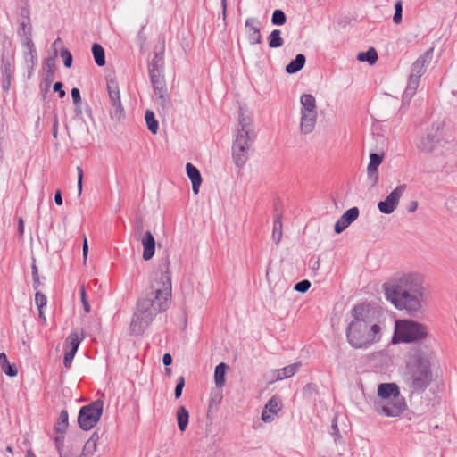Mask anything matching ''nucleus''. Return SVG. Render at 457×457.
Wrapping results in <instances>:
<instances>
[{
  "label": "nucleus",
  "mask_w": 457,
  "mask_h": 457,
  "mask_svg": "<svg viewBox=\"0 0 457 457\" xmlns=\"http://www.w3.org/2000/svg\"><path fill=\"white\" fill-rule=\"evenodd\" d=\"M170 297L171 278L167 269L154 274L145 289V295L138 299L130 323L131 333L143 334L154 317L169 308Z\"/></svg>",
  "instance_id": "1"
},
{
  "label": "nucleus",
  "mask_w": 457,
  "mask_h": 457,
  "mask_svg": "<svg viewBox=\"0 0 457 457\" xmlns=\"http://www.w3.org/2000/svg\"><path fill=\"white\" fill-rule=\"evenodd\" d=\"M386 299L395 309L415 316L421 312L426 300L423 278L415 272L403 273L383 285Z\"/></svg>",
  "instance_id": "2"
},
{
  "label": "nucleus",
  "mask_w": 457,
  "mask_h": 457,
  "mask_svg": "<svg viewBox=\"0 0 457 457\" xmlns=\"http://www.w3.org/2000/svg\"><path fill=\"white\" fill-rule=\"evenodd\" d=\"M351 313L353 319L346 328V338L352 347L366 349L380 340L382 327L369 305L356 304Z\"/></svg>",
  "instance_id": "3"
},
{
  "label": "nucleus",
  "mask_w": 457,
  "mask_h": 457,
  "mask_svg": "<svg viewBox=\"0 0 457 457\" xmlns=\"http://www.w3.org/2000/svg\"><path fill=\"white\" fill-rule=\"evenodd\" d=\"M404 383L411 394H421L433 381V372L429 357L418 353L412 355L406 365Z\"/></svg>",
  "instance_id": "4"
},
{
  "label": "nucleus",
  "mask_w": 457,
  "mask_h": 457,
  "mask_svg": "<svg viewBox=\"0 0 457 457\" xmlns=\"http://www.w3.org/2000/svg\"><path fill=\"white\" fill-rule=\"evenodd\" d=\"M428 334V328L424 324L412 320H399L395 321L392 342L394 344L421 342Z\"/></svg>",
  "instance_id": "5"
},
{
  "label": "nucleus",
  "mask_w": 457,
  "mask_h": 457,
  "mask_svg": "<svg viewBox=\"0 0 457 457\" xmlns=\"http://www.w3.org/2000/svg\"><path fill=\"white\" fill-rule=\"evenodd\" d=\"M104 410V403L96 400L80 408L78 415L79 427L85 431L92 429L99 421Z\"/></svg>",
  "instance_id": "6"
},
{
  "label": "nucleus",
  "mask_w": 457,
  "mask_h": 457,
  "mask_svg": "<svg viewBox=\"0 0 457 457\" xmlns=\"http://www.w3.org/2000/svg\"><path fill=\"white\" fill-rule=\"evenodd\" d=\"M301 130L304 134L311 133L317 120V104L315 97L311 94L301 96Z\"/></svg>",
  "instance_id": "7"
},
{
  "label": "nucleus",
  "mask_w": 457,
  "mask_h": 457,
  "mask_svg": "<svg viewBox=\"0 0 457 457\" xmlns=\"http://www.w3.org/2000/svg\"><path fill=\"white\" fill-rule=\"evenodd\" d=\"M106 87L111 104L110 116L112 120H120L125 115V110L121 104L118 82L113 79H107Z\"/></svg>",
  "instance_id": "8"
},
{
  "label": "nucleus",
  "mask_w": 457,
  "mask_h": 457,
  "mask_svg": "<svg viewBox=\"0 0 457 457\" xmlns=\"http://www.w3.org/2000/svg\"><path fill=\"white\" fill-rule=\"evenodd\" d=\"M0 71L2 74V89L4 93H8L12 80L14 78L15 71V57L12 50H4L1 54Z\"/></svg>",
  "instance_id": "9"
},
{
  "label": "nucleus",
  "mask_w": 457,
  "mask_h": 457,
  "mask_svg": "<svg viewBox=\"0 0 457 457\" xmlns=\"http://www.w3.org/2000/svg\"><path fill=\"white\" fill-rule=\"evenodd\" d=\"M17 34L21 37V45H29L33 42L30 11L28 6L20 9Z\"/></svg>",
  "instance_id": "10"
},
{
  "label": "nucleus",
  "mask_w": 457,
  "mask_h": 457,
  "mask_svg": "<svg viewBox=\"0 0 457 457\" xmlns=\"http://www.w3.org/2000/svg\"><path fill=\"white\" fill-rule=\"evenodd\" d=\"M406 189V185L397 186L384 201L378 204V208L384 214L392 213L398 206L399 200Z\"/></svg>",
  "instance_id": "11"
},
{
  "label": "nucleus",
  "mask_w": 457,
  "mask_h": 457,
  "mask_svg": "<svg viewBox=\"0 0 457 457\" xmlns=\"http://www.w3.org/2000/svg\"><path fill=\"white\" fill-rule=\"evenodd\" d=\"M378 411L382 412L387 417H396L402 414L406 409L405 399L402 397L386 400L381 406H376Z\"/></svg>",
  "instance_id": "12"
},
{
  "label": "nucleus",
  "mask_w": 457,
  "mask_h": 457,
  "mask_svg": "<svg viewBox=\"0 0 457 457\" xmlns=\"http://www.w3.org/2000/svg\"><path fill=\"white\" fill-rule=\"evenodd\" d=\"M433 48H430L422 55H420L411 65L410 76L420 79L425 73L426 67L429 63L432 57Z\"/></svg>",
  "instance_id": "13"
},
{
  "label": "nucleus",
  "mask_w": 457,
  "mask_h": 457,
  "mask_svg": "<svg viewBox=\"0 0 457 457\" xmlns=\"http://www.w3.org/2000/svg\"><path fill=\"white\" fill-rule=\"evenodd\" d=\"M245 29L247 38L251 45L261 44L262 42L260 22L255 18H248L245 21Z\"/></svg>",
  "instance_id": "14"
},
{
  "label": "nucleus",
  "mask_w": 457,
  "mask_h": 457,
  "mask_svg": "<svg viewBox=\"0 0 457 457\" xmlns=\"http://www.w3.org/2000/svg\"><path fill=\"white\" fill-rule=\"evenodd\" d=\"M141 243L143 245V259L145 261L151 260L155 252V239L150 230L143 234Z\"/></svg>",
  "instance_id": "15"
},
{
  "label": "nucleus",
  "mask_w": 457,
  "mask_h": 457,
  "mask_svg": "<svg viewBox=\"0 0 457 457\" xmlns=\"http://www.w3.org/2000/svg\"><path fill=\"white\" fill-rule=\"evenodd\" d=\"M378 395L383 400H390L391 398L402 397L400 395L399 387L395 383H382L378 386Z\"/></svg>",
  "instance_id": "16"
},
{
  "label": "nucleus",
  "mask_w": 457,
  "mask_h": 457,
  "mask_svg": "<svg viewBox=\"0 0 457 457\" xmlns=\"http://www.w3.org/2000/svg\"><path fill=\"white\" fill-rule=\"evenodd\" d=\"M280 402L277 396H272L266 405L262 413V420L264 422H270L273 420V415L277 414L280 410Z\"/></svg>",
  "instance_id": "17"
},
{
  "label": "nucleus",
  "mask_w": 457,
  "mask_h": 457,
  "mask_svg": "<svg viewBox=\"0 0 457 457\" xmlns=\"http://www.w3.org/2000/svg\"><path fill=\"white\" fill-rule=\"evenodd\" d=\"M382 161L383 154L377 153H371L370 154V162L367 167V174L369 178L373 179L374 184L377 183L378 179V168L381 164Z\"/></svg>",
  "instance_id": "18"
},
{
  "label": "nucleus",
  "mask_w": 457,
  "mask_h": 457,
  "mask_svg": "<svg viewBox=\"0 0 457 457\" xmlns=\"http://www.w3.org/2000/svg\"><path fill=\"white\" fill-rule=\"evenodd\" d=\"M275 220L273 223L272 239L278 245L282 238V217L283 213L279 208V203L275 204Z\"/></svg>",
  "instance_id": "19"
},
{
  "label": "nucleus",
  "mask_w": 457,
  "mask_h": 457,
  "mask_svg": "<svg viewBox=\"0 0 457 457\" xmlns=\"http://www.w3.org/2000/svg\"><path fill=\"white\" fill-rule=\"evenodd\" d=\"M255 139V134L253 131H245V129H238L236 139L232 145L235 146H245V148H250Z\"/></svg>",
  "instance_id": "20"
},
{
  "label": "nucleus",
  "mask_w": 457,
  "mask_h": 457,
  "mask_svg": "<svg viewBox=\"0 0 457 457\" xmlns=\"http://www.w3.org/2000/svg\"><path fill=\"white\" fill-rule=\"evenodd\" d=\"M187 175L192 182V190L194 194L199 193V187L202 183V177L199 170L192 163H187L186 165Z\"/></svg>",
  "instance_id": "21"
},
{
  "label": "nucleus",
  "mask_w": 457,
  "mask_h": 457,
  "mask_svg": "<svg viewBox=\"0 0 457 457\" xmlns=\"http://www.w3.org/2000/svg\"><path fill=\"white\" fill-rule=\"evenodd\" d=\"M22 46L27 49L24 52V61L28 68L29 75H30L37 62V51L33 42H31L29 45H22Z\"/></svg>",
  "instance_id": "22"
},
{
  "label": "nucleus",
  "mask_w": 457,
  "mask_h": 457,
  "mask_svg": "<svg viewBox=\"0 0 457 457\" xmlns=\"http://www.w3.org/2000/svg\"><path fill=\"white\" fill-rule=\"evenodd\" d=\"M248 148L232 145V158L237 167L242 168L249 158Z\"/></svg>",
  "instance_id": "23"
},
{
  "label": "nucleus",
  "mask_w": 457,
  "mask_h": 457,
  "mask_svg": "<svg viewBox=\"0 0 457 457\" xmlns=\"http://www.w3.org/2000/svg\"><path fill=\"white\" fill-rule=\"evenodd\" d=\"M301 365H302L301 362H295V363L286 366L282 369L276 370L275 376H274L275 379L282 380V379L288 378L294 376Z\"/></svg>",
  "instance_id": "24"
},
{
  "label": "nucleus",
  "mask_w": 457,
  "mask_h": 457,
  "mask_svg": "<svg viewBox=\"0 0 457 457\" xmlns=\"http://www.w3.org/2000/svg\"><path fill=\"white\" fill-rule=\"evenodd\" d=\"M438 139L432 133H428L426 137H422L418 144V148L420 151L424 153H430L435 148V145Z\"/></svg>",
  "instance_id": "25"
},
{
  "label": "nucleus",
  "mask_w": 457,
  "mask_h": 457,
  "mask_svg": "<svg viewBox=\"0 0 457 457\" xmlns=\"http://www.w3.org/2000/svg\"><path fill=\"white\" fill-rule=\"evenodd\" d=\"M420 79L409 76L407 87L403 94V102L409 103L419 87Z\"/></svg>",
  "instance_id": "26"
},
{
  "label": "nucleus",
  "mask_w": 457,
  "mask_h": 457,
  "mask_svg": "<svg viewBox=\"0 0 457 457\" xmlns=\"http://www.w3.org/2000/svg\"><path fill=\"white\" fill-rule=\"evenodd\" d=\"M83 338V334L79 337L77 332H71L65 340V350L76 353Z\"/></svg>",
  "instance_id": "27"
},
{
  "label": "nucleus",
  "mask_w": 457,
  "mask_h": 457,
  "mask_svg": "<svg viewBox=\"0 0 457 457\" xmlns=\"http://www.w3.org/2000/svg\"><path fill=\"white\" fill-rule=\"evenodd\" d=\"M305 62L306 58L304 54H298L295 58L286 66V71L288 74H295L303 68Z\"/></svg>",
  "instance_id": "28"
},
{
  "label": "nucleus",
  "mask_w": 457,
  "mask_h": 457,
  "mask_svg": "<svg viewBox=\"0 0 457 457\" xmlns=\"http://www.w3.org/2000/svg\"><path fill=\"white\" fill-rule=\"evenodd\" d=\"M176 416L179 429L181 432H184L188 425L189 412L185 406H179L177 410Z\"/></svg>",
  "instance_id": "29"
},
{
  "label": "nucleus",
  "mask_w": 457,
  "mask_h": 457,
  "mask_svg": "<svg viewBox=\"0 0 457 457\" xmlns=\"http://www.w3.org/2000/svg\"><path fill=\"white\" fill-rule=\"evenodd\" d=\"M151 79V83L153 85V88L155 95L166 93V87L163 77L161 72H157L156 74H149Z\"/></svg>",
  "instance_id": "30"
},
{
  "label": "nucleus",
  "mask_w": 457,
  "mask_h": 457,
  "mask_svg": "<svg viewBox=\"0 0 457 457\" xmlns=\"http://www.w3.org/2000/svg\"><path fill=\"white\" fill-rule=\"evenodd\" d=\"M69 426V414L66 410L60 412L59 418L54 425V430L57 434H65Z\"/></svg>",
  "instance_id": "31"
},
{
  "label": "nucleus",
  "mask_w": 457,
  "mask_h": 457,
  "mask_svg": "<svg viewBox=\"0 0 457 457\" xmlns=\"http://www.w3.org/2000/svg\"><path fill=\"white\" fill-rule=\"evenodd\" d=\"M162 65L163 53H155L154 58L151 60L148 65L149 74H156L157 72L162 73Z\"/></svg>",
  "instance_id": "32"
},
{
  "label": "nucleus",
  "mask_w": 457,
  "mask_h": 457,
  "mask_svg": "<svg viewBox=\"0 0 457 457\" xmlns=\"http://www.w3.org/2000/svg\"><path fill=\"white\" fill-rule=\"evenodd\" d=\"M55 57H56V54H54L53 57H49L46 60V66H47L46 78V88L43 92V98H45L46 94L47 93V91L49 89L50 84L54 80V66Z\"/></svg>",
  "instance_id": "33"
},
{
  "label": "nucleus",
  "mask_w": 457,
  "mask_h": 457,
  "mask_svg": "<svg viewBox=\"0 0 457 457\" xmlns=\"http://www.w3.org/2000/svg\"><path fill=\"white\" fill-rule=\"evenodd\" d=\"M378 59V53L374 47L369 48L366 52H360L357 54V60L360 62H367L369 64L373 65Z\"/></svg>",
  "instance_id": "34"
},
{
  "label": "nucleus",
  "mask_w": 457,
  "mask_h": 457,
  "mask_svg": "<svg viewBox=\"0 0 457 457\" xmlns=\"http://www.w3.org/2000/svg\"><path fill=\"white\" fill-rule=\"evenodd\" d=\"M0 365L2 370L9 377H15L18 373V370L14 364H11L7 359V356L4 353H0Z\"/></svg>",
  "instance_id": "35"
},
{
  "label": "nucleus",
  "mask_w": 457,
  "mask_h": 457,
  "mask_svg": "<svg viewBox=\"0 0 457 457\" xmlns=\"http://www.w3.org/2000/svg\"><path fill=\"white\" fill-rule=\"evenodd\" d=\"M228 366L224 362H220L215 367L214 380L217 387H222L225 385V374Z\"/></svg>",
  "instance_id": "36"
},
{
  "label": "nucleus",
  "mask_w": 457,
  "mask_h": 457,
  "mask_svg": "<svg viewBox=\"0 0 457 457\" xmlns=\"http://www.w3.org/2000/svg\"><path fill=\"white\" fill-rule=\"evenodd\" d=\"M92 54L98 66L102 67L105 64V53L101 45L94 43L92 46Z\"/></svg>",
  "instance_id": "37"
},
{
  "label": "nucleus",
  "mask_w": 457,
  "mask_h": 457,
  "mask_svg": "<svg viewBox=\"0 0 457 457\" xmlns=\"http://www.w3.org/2000/svg\"><path fill=\"white\" fill-rule=\"evenodd\" d=\"M155 103L162 108V112L167 114L171 107V101L166 93L155 95Z\"/></svg>",
  "instance_id": "38"
},
{
  "label": "nucleus",
  "mask_w": 457,
  "mask_h": 457,
  "mask_svg": "<svg viewBox=\"0 0 457 457\" xmlns=\"http://www.w3.org/2000/svg\"><path fill=\"white\" fill-rule=\"evenodd\" d=\"M268 43L270 48L281 47L284 44V40L281 37V31L279 29H274L268 37Z\"/></svg>",
  "instance_id": "39"
},
{
  "label": "nucleus",
  "mask_w": 457,
  "mask_h": 457,
  "mask_svg": "<svg viewBox=\"0 0 457 457\" xmlns=\"http://www.w3.org/2000/svg\"><path fill=\"white\" fill-rule=\"evenodd\" d=\"M147 129L153 133L156 134L159 128L158 120L154 117V113L151 110H146L145 114Z\"/></svg>",
  "instance_id": "40"
},
{
  "label": "nucleus",
  "mask_w": 457,
  "mask_h": 457,
  "mask_svg": "<svg viewBox=\"0 0 457 457\" xmlns=\"http://www.w3.org/2000/svg\"><path fill=\"white\" fill-rule=\"evenodd\" d=\"M238 124L240 126L238 129H245V131H253L252 128V119L243 114L242 108L239 110Z\"/></svg>",
  "instance_id": "41"
},
{
  "label": "nucleus",
  "mask_w": 457,
  "mask_h": 457,
  "mask_svg": "<svg viewBox=\"0 0 457 457\" xmlns=\"http://www.w3.org/2000/svg\"><path fill=\"white\" fill-rule=\"evenodd\" d=\"M287 21V16L282 10L277 9L273 12L271 22L273 25L281 26Z\"/></svg>",
  "instance_id": "42"
},
{
  "label": "nucleus",
  "mask_w": 457,
  "mask_h": 457,
  "mask_svg": "<svg viewBox=\"0 0 457 457\" xmlns=\"http://www.w3.org/2000/svg\"><path fill=\"white\" fill-rule=\"evenodd\" d=\"M97 449V445L96 443L87 441L84 445L81 456L82 457H91Z\"/></svg>",
  "instance_id": "43"
},
{
  "label": "nucleus",
  "mask_w": 457,
  "mask_h": 457,
  "mask_svg": "<svg viewBox=\"0 0 457 457\" xmlns=\"http://www.w3.org/2000/svg\"><path fill=\"white\" fill-rule=\"evenodd\" d=\"M359 213V209L354 206L348 209L341 217L352 224L355 220H357Z\"/></svg>",
  "instance_id": "44"
},
{
  "label": "nucleus",
  "mask_w": 457,
  "mask_h": 457,
  "mask_svg": "<svg viewBox=\"0 0 457 457\" xmlns=\"http://www.w3.org/2000/svg\"><path fill=\"white\" fill-rule=\"evenodd\" d=\"M318 387L314 383H308L303 388V395L307 398H311L314 395H317Z\"/></svg>",
  "instance_id": "45"
},
{
  "label": "nucleus",
  "mask_w": 457,
  "mask_h": 457,
  "mask_svg": "<svg viewBox=\"0 0 457 457\" xmlns=\"http://www.w3.org/2000/svg\"><path fill=\"white\" fill-rule=\"evenodd\" d=\"M403 4L402 1L398 0L395 4V14L393 16V21L395 24H399L402 21Z\"/></svg>",
  "instance_id": "46"
},
{
  "label": "nucleus",
  "mask_w": 457,
  "mask_h": 457,
  "mask_svg": "<svg viewBox=\"0 0 457 457\" xmlns=\"http://www.w3.org/2000/svg\"><path fill=\"white\" fill-rule=\"evenodd\" d=\"M61 57L63 60L64 66L66 68H71L72 65L73 58H72L71 52L67 48H65V47L62 48Z\"/></svg>",
  "instance_id": "47"
},
{
  "label": "nucleus",
  "mask_w": 457,
  "mask_h": 457,
  "mask_svg": "<svg viewBox=\"0 0 457 457\" xmlns=\"http://www.w3.org/2000/svg\"><path fill=\"white\" fill-rule=\"evenodd\" d=\"M80 299H81V303H82L84 311L87 313H89L91 311V308H90V304H89V302L87 297V292H86V288H85L84 285H82L80 287Z\"/></svg>",
  "instance_id": "48"
},
{
  "label": "nucleus",
  "mask_w": 457,
  "mask_h": 457,
  "mask_svg": "<svg viewBox=\"0 0 457 457\" xmlns=\"http://www.w3.org/2000/svg\"><path fill=\"white\" fill-rule=\"evenodd\" d=\"M351 224L346 221L344 218L340 217L338 220L336 222L334 229L337 234L342 233L345 229H346Z\"/></svg>",
  "instance_id": "49"
},
{
  "label": "nucleus",
  "mask_w": 457,
  "mask_h": 457,
  "mask_svg": "<svg viewBox=\"0 0 457 457\" xmlns=\"http://www.w3.org/2000/svg\"><path fill=\"white\" fill-rule=\"evenodd\" d=\"M351 224L346 221L344 218L340 217L338 220L336 222L334 229L337 234L342 233L345 229H346Z\"/></svg>",
  "instance_id": "50"
},
{
  "label": "nucleus",
  "mask_w": 457,
  "mask_h": 457,
  "mask_svg": "<svg viewBox=\"0 0 457 457\" xmlns=\"http://www.w3.org/2000/svg\"><path fill=\"white\" fill-rule=\"evenodd\" d=\"M184 386L185 378L183 376H179L177 379L176 387L174 390V396L176 399H179L181 396Z\"/></svg>",
  "instance_id": "51"
},
{
  "label": "nucleus",
  "mask_w": 457,
  "mask_h": 457,
  "mask_svg": "<svg viewBox=\"0 0 457 457\" xmlns=\"http://www.w3.org/2000/svg\"><path fill=\"white\" fill-rule=\"evenodd\" d=\"M31 270H32V280H33V287L34 289H37L40 287V279H39V274H38V269L36 265L35 262L31 265Z\"/></svg>",
  "instance_id": "52"
},
{
  "label": "nucleus",
  "mask_w": 457,
  "mask_h": 457,
  "mask_svg": "<svg viewBox=\"0 0 457 457\" xmlns=\"http://www.w3.org/2000/svg\"><path fill=\"white\" fill-rule=\"evenodd\" d=\"M311 287V282L307 279H303L300 282H297L295 285V290L297 291V292H300V293H305L309 290V288Z\"/></svg>",
  "instance_id": "53"
},
{
  "label": "nucleus",
  "mask_w": 457,
  "mask_h": 457,
  "mask_svg": "<svg viewBox=\"0 0 457 457\" xmlns=\"http://www.w3.org/2000/svg\"><path fill=\"white\" fill-rule=\"evenodd\" d=\"M35 302L38 309H43L47 303L46 296L41 292H37L35 295Z\"/></svg>",
  "instance_id": "54"
},
{
  "label": "nucleus",
  "mask_w": 457,
  "mask_h": 457,
  "mask_svg": "<svg viewBox=\"0 0 457 457\" xmlns=\"http://www.w3.org/2000/svg\"><path fill=\"white\" fill-rule=\"evenodd\" d=\"M71 97L73 100V104L76 106V109H79L81 104V96L79 88L74 87L71 89Z\"/></svg>",
  "instance_id": "55"
},
{
  "label": "nucleus",
  "mask_w": 457,
  "mask_h": 457,
  "mask_svg": "<svg viewBox=\"0 0 457 457\" xmlns=\"http://www.w3.org/2000/svg\"><path fill=\"white\" fill-rule=\"evenodd\" d=\"M75 354L76 353L65 350L63 357V365L65 366L66 369H69L71 367Z\"/></svg>",
  "instance_id": "56"
},
{
  "label": "nucleus",
  "mask_w": 457,
  "mask_h": 457,
  "mask_svg": "<svg viewBox=\"0 0 457 457\" xmlns=\"http://www.w3.org/2000/svg\"><path fill=\"white\" fill-rule=\"evenodd\" d=\"M78 172V195H81L82 193V186H83V170L81 167H77Z\"/></svg>",
  "instance_id": "57"
},
{
  "label": "nucleus",
  "mask_w": 457,
  "mask_h": 457,
  "mask_svg": "<svg viewBox=\"0 0 457 457\" xmlns=\"http://www.w3.org/2000/svg\"><path fill=\"white\" fill-rule=\"evenodd\" d=\"M331 435L334 436V440L336 443L338 442L342 438V436L339 432L338 426L335 420L333 421V423L331 425Z\"/></svg>",
  "instance_id": "58"
},
{
  "label": "nucleus",
  "mask_w": 457,
  "mask_h": 457,
  "mask_svg": "<svg viewBox=\"0 0 457 457\" xmlns=\"http://www.w3.org/2000/svg\"><path fill=\"white\" fill-rule=\"evenodd\" d=\"M62 87L63 84L61 81L55 82L53 87L54 91L59 93L60 98H63L66 95Z\"/></svg>",
  "instance_id": "59"
},
{
  "label": "nucleus",
  "mask_w": 457,
  "mask_h": 457,
  "mask_svg": "<svg viewBox=\"0 0 457 457\" xmlns=\"http://www.w3.org/2000/svg\"><path fill=\"white\" fill-rule=\"evenodd\" d=\"M82 250H83V261H84V263H86L87 257L88 254V244H87V239L86 236H84V237H83Z\"/></svg>",
  "instance_id": "60"
},
{
  "label": "nucleus",
  "mask_w": 457,
  "mask_h": 457,
  "mask_svg": "<svg viewBox=\"0 0 457 457\" xmlns=\"http://www.w3.org/2000/svg\"><path fill=\"white\" fill-rule=\"evenodd\" d=\"M54 441H55L56 448H57L59 453H61V447L63 445V441H64V434H61V436H57L55 437ZM62 454H60V456Z\"/></svg>",
  "instance_id": "61"
},
{
  "label": "nucleus",
  "mask_w": 457,
  "mask_h": 457,
  "mask_svg": "<svg viewBox=\"0 0 457 457\" xmlns=\"http://www.w3.org/2000/svg\"><path fill=\"white\" fill-rule=\"evenodd\" d=\"M18 234L19 237L22 238L24 235V221L21 217L18 219Z\"/></svg>",
  "instance_id": "62"
},
{
  "label": "nucleus",
  "mask_w": 457,
  "mask_h": 457,
  "mask_svg": "<svg viewBox=\"0 0 457 457\" xmlns=\"http://www.w3.org/2000/svg\"><path fill=\"white\" fill-rule=\"evenodd\" d=\"M54 202L57 205H62V192L61 190H56L55 194H54Z\"/></svg>",
  "instance_id": "63"
},
{
  "label": "nucleus",
  "mask_w": 457,
  "mask_h": 457,
  "mask_svg": "<svg viewBox=\"0 0 457 457\" xmlns=\"http://www.w3.org/2000/svg\"><path fill=\"white\" fill-rule=\"evenodd\" d=\"M163 364L168 367L172 363V357L170 353H165L162 357Z\"/></svg>",
  "instance_id": "64"
}]
</instances>
